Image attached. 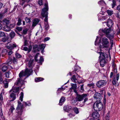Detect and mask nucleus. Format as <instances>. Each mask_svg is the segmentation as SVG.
I'll list each match as a JSON object with an SVG mask.
<instances>
[{"label": "nucleus", "mask_w": 120, "mask_h": 120, "mask_svg": "<svg viewBox=\"0 0 120 120\" xmlns=\"http://www.w3.org/2000/svg\"><path fill=\"white\" fill-rule=\"evenodd\" d=\"M112 32L110 28H105L104 29H100L99 31V35H103V33L105 34L106 37L109 38L110 40V44L111 46L109 49V50L111 49L113 46V41L111 40V39H112L114 37V33H110Z\"/></svg>", "instance_id": "f257e3e1"}, {"label": "nucleus", "mask_w": 120, "mask_h": 120, "mask_svg": "<svg viewBox=\"0 0 120 120\" xmlns=\"http://www.w3.org/2000/svg\"><path fill=\"white\" fill-rule=\"evenodd\" d=\"M32 72L33 71L31 69H28L27 68L26 69L24 72L22 71L19 74V78L18 79L17 82L15 83V84L16 85H17L20 83L21 85H22L23 84L22 78L24 76H27V77L26 78H24L25 79L26 78L30 75Z\"/></svg>", "instance_id": "f03ea898"}, {"label": "nucleus", "mask_w": 120, "mask_h": 120, "mask_svg": "<svg viewBox=\"0 0 120 120\" xmlns=\"http://www.w3.org/2000/svg\"><path fill=\"white\" fill-rule=\"evenodd\" d=\"M45 7L42 9L41 14L43 17H45L44 19L45 23H48V13L47 12L48 10V4L47 2L45 3L44 4Z\"/></svg>", "instance_id": "7ed1b4c3"}, {"label": "nucleus", "mask_w": 120, "mask_h": 120, "mask_svg": "<svg viewBox=\"0 0 120 120\" xmlns=\"http://www.w3.org/2000/svg\"><path fill=\"white\" fill-rule=\"evenodd\" d=\"M102 44L99 46L100 50H101V49L104 48L107 49L109 46V42L108 39L105 37L102 38L101 39Z\"/></svg>", "instance_id": "20e7f679"}, {"label": "nucleus", "mask_w": 120, "mask_h": 120, "mask_svg": "<svg viewBox=\"0 0 120 120\" xmlns=\"http://www.w3.org/2000/svg\"><path fill=\"white\" fill-rule=\"evenodd\" d=\"M93 108L95 111H100L103 108V105L100 101H96L94 104Z\"/></svg>", "instance_id": "39448f33"}, {"label": "nucleus", "mask_w": 120, "mask_h": 120, "mask_svg": "<svg viewBox=\"0 0 120 120\" xmlns=\"http://www.w3.org/2000/svg\"><path fill=\"white\" fill-rule=\"evenodd\" d=\"M99 53L100 54L99 57H102V59L100 61V64L102 67H103L106 63L104 59L106 58L107 57H108V55L104 53H102L101 52H100Z\"/></svg>", "instance_id": "423d86ee"}, {"label": "nucleus", "mask_w": 120, "mask_h": 120, "mask_svg": "<svg viewBox=\"0 0 120 120\" xmlns=\"http://www.w3.org/2000/svg\"><path fill=\"white\" fill-rule=\"evenodd\" d=\"M87 94H84L82 95L77 94L76 100V101H82L83 99H84V102H85L88 100L87 98Z\"/></svg>", "instance_id": "0eeeda50"}, {"label": "nucleus", "mask_w": 120, "mask_h": 120, "mask_svg": "<svg viewBox=\"0 0 120 120\" xmlns=\"http://www.w3.org/2000/svg\"><path fill=\"white\" fill-rule=\"evenodd\" d=\"M45 46V45L44 44H40L39 46L35 45L33 46V50L34 52H36L37 51L39 52L41 49H44Z\"/></svg>", "instance_id": "6e6552de"}, {"label": "nucleus", "mask_w": 120, "mask_h": 120, "mask_svg": "<svg viewBox=\"0 0 120 120\" xmlns=\"http://www.w3.org/2000/svg\"><path fill=\"white\" fill-rule=\"evenodd\" d=\"M18 105L16 108V110L18 111V113L19 114L21 115L23 111V106L21 105V102L19 101L18 102Z\"/></svg>", "instance_id": "1a4fd4ad"}, {"label": "nucleus", "mask_w": 120, "mask_h": 120, "mask_svg": "<svg viewBox=\"0 0 120 120\" xmlns=\"http://www.w3.org/2000/svg\"><path fill=\"white\" fill-rule=\"evenodd\" d=\"M107 82L106 81L101 80L98 81L96 83L97 86L99 88H100L106 85Z\"/></svg>", "instance_id": "9d476101"}, {"label": "nucleus", "mask_w": 120, "mask_h": 120, "mask_svg": "<svg viewBox=\"0 0 120 120\" xmlns=\"http://www.w3.org/2000/svg\"><path fill=\"white\" fill-rule=\"evenodd\" d=\"M94 97L96 100V101H100L101 99V95L98 93H96L94 95Z\"/></svg>", "instance_id": "9b49d317"}, {"label": "nucleus", "mask_w": 120, "mask_h": 120, "mask_svg": "<svg viewBox=\"0 0 120 120\" xmlns=\"http://www.w3.org/2000/svg\"><path fill=\"white\" fill-rule=\"evenodd\" d=\"M39 20L38 19H35L33 20L31 28L33 29L36 25L39 23Z\"/></svg>", "instance_id": "f8f14e48"}, {"label": "nucleus", "mask_w": 120, "mask_h": 120, "mask_svg": "<svg viewBox=\"0 0 120 120\" xmlns=\"http://www.w3.org/2000/svg\"><path fill=\"white\" fill-rule=\"evenodd\" d=\"M32 47L31 45H30L29 46L28 48L26 47H23L22 46L21 48L22 50L26 51H28V53H29L31 51Z\"/></svg>", "instance_id": "ddd939ff"}, {"label": "nucleus", "mask_w": 120, "mask_h": 120, "mask_svg": "<svg viewBox=\"0 0 120 120\" xmlns=\"http://www.w3.org/2000/svg\"><path fill=\"white\" fill-rule=\"evenodd\" d=\"M10 92H11L10 95V96L12 100L11 101H13L16 98L15 94L14 91L10 90Z\"/></svg>", "instance_id": "4468645a"}, {"label": "nucleus", "mask_w": 120, "mask_h": 120, "mask_svg": "<svg viewBox=\"0 0 120 120\" xmlns=\"http://www.w3.org/2000/svg\"><path fill=\"white\" fill-rule=\"evenodd\" d=\"M16 47V45L15 43H11L7 46V48L10 49H12L14 47Z\"/></svg>", "instance_id": "2eb2a0df"}, {"label": "nucleus", "mask_w": 120, "mask_h": 120, "mask_svg": "<svg viewBox=\"0 0 120 120\" xmlns=\"http://www.w3.org/2000/svg\"><path fill=\"white\" fill-rule=\"evenodd\" d=\"M10 80L11 79H5L3 81L4 88H7L8 87V83Z\"/></svg>", "instance_id": "dca6fc26"}, {"label": "nucleus", "mask_w": 120, "mask_h": 120, "mask_svg": "<svg viewBox=\"0 0 120 120\" xmlns=\"http://www.w3.org/2000/svg\"><path fill=\"white\" fill-rule=\"evenodd\" d=\"M34 61L33 60H30L28 63V66L32 69V68L34 66V64L33 63Z\"/></svg>", "instance_id": "f3484780"}, {"label": "nucleus", "mask_w": 120, "mask_h": 120, "mask_svg": "<svg viewBox=\"0 0 120 120\" xmlns=\"http://www.w3.org/2000/svg\"><path fill=\"white\" fill-rule=\"evenodd\" d=\"M107 26L109 27H112L113 24L112 21L111 19H109L107 22Z\"/></svg>", "instance_id": "a211bd4d"}, {"label": "nucleus", "mask_w": 120, "mask_h": 120, "mask_svg": "<svg viewBox=\"0 0 120 120\" xmlns=\"http://www.w3.org/2000/svg\"><path fill=\"white\" fill-rule=\"evenodd\" d=\"M3 23L5 25H8L9 23V21L8 19L4 18L3 20Z\"/></svg>", "instance_id": "6ab92c4d"}, {"label": "nucleus", "mask_w": 120, "mask_h": 120, "mask_svg": "<svg viewBox=\"0 0 120 120\" xmlns=\"http://www.w3.org/2000/svg\"><path fill=\"white\" fill-rule=\"evenodd\" d=\"M71 80L74 82L75 83H77L78 82V83L79 84H80L79 82H78L77 80V79H76L75 75H73L72 78H71Z\"/></svg>", "instance_id": "aec40b11"}, {"label": "nucleus", "mask_w": 120, "mask_h": 120, "mask_svg": "<svg viewBox=\"0 0 120 120\" xmlns=\"http://www.w3.org/2000/svg\"><path fill=\"white\" fill-rule=\"evenodd\" d=\"M3 30L6 32H9L10 31L11 28L7 26H4L3 28Z\"/></svg>", "instance_id": "412c9836"}, {"label": "nucleus", "mask_w": 120, "mask_h": 120, "mask_svg": "<svg viewBox=\"0 0 120 120\" xmlns=\"http://www.w3.org/2000/svg\"><path fill=\"white\" fill-rule=\"evenodd\" d=\"M92 117L94 118H97L99 117V115L98 113L93 112L92 114Z\"/></svg>", "instance_id": "4be33fe9"}, {"label": "nucleus", "mask_w": 120, "mask_h": 120, "mask_svg": "<svg viewBox=\"0 0 120 120\" xmlns=\"http://www.w3.org/2000/svg\"><path fill=\"white\" fill-rule=\"evenodd\" d=\"M71 107H69L68 106H65L64 107V109L65 111L68 112L71 109Z\"/></svg>", "instance_id": "5701e85b"}, {"label": "nucleus", "mask_w": 120, "mask_h": 120, "mask_svg": "<svg viewBox=\"0 0 120 120\" xmlns=\"http://www.w3.org/2000/svg\"><path fill=\"white\" fill-rule=\"evenodd\" d=\"M44 80L43 78L41 77L36 78L35 79V80L36 82H39Z\"/></svg>", "instance_id": "b1692460"}, {"label": "nucleus", "mask_w": 120, "mask_h": 120, "mask_svg": "<svg viewBox=\"0 0 120 120\" xmlns=\"http://www.w3.org/2000/svg\"><path fill=\"white\" fill-rule=\"evenodd\" d=\"M0 116L3 120H4L5 119L2 113V109L1 108H0Z\"/></svg>", "instance_id": "393cba45"}, {"label": "nucleus", "mask_w": 120, "mask_h": 120, "mask_svg": "<svg viewBox=\"0 0 120 120\" xmlns=\"http://www.w3.org/2000/svg\"><path fill=\"white\" fill-rule=\"evenodd\" d=\"M65 99L63 97H62L60 99V105H62L61 104H60L64 102L65 101Z\"/></svg>", "instance_id": "a878e982"}, {"label": "nucleus", "mask_w": 120, "mask_h": 120, "mask_svg": "<svg viewBox=\"0 0 120 120\" xmlns=\"http://www.w3.org/2000/svg\"><path fill=\"white\" fill-rule=\"evenodd\" d=\"M15 32L13 31H12L10 33V36L11 38H13L15 37Z\"/></svg>", "instance_id": "bb28decb"}, {"label": "nucleus", "mask_w": 120, "mask_h": 120, "mask_svg": "<svg viewBox=\"0 0 120 120\" xmlns=\"http://www.w3.org/2000/svg\"><path fill=\"white\" fill-rule=\"evenodd\" d=\"M71 89H76L77 87V84H71Z\"/></svg>", "instance_id": "cd10ccee"}, {"label": "nucleus", "mask_w": 120, "mask_h": 120, "mask_svg": "<svg viewBox=\"0 0 120 120\" xmlns=\"http://www.w3.org/2000/svg\"><path fill=\"white\" fill-rule=\"evenodd\" d=\"M119 74H117L116 75L114 76V78L113 79H115V80H116L117 81H118L119 79Z\"/></svg>", "instance_id": "c85d7f7f"}, {"label": "nucleus", "mask_w": 120, "mask_h": 120, "mask_svg": "<svg viewBox=\"0 0 120 120\" xmlns=\"http://www.w3.org/2000/svg\"><path fill=\"white\" fill-rule=\"evenodd\" d=\"M20 95L19 98L20 100L21 101H22L23 98V92H21L20 94Z\"/></svg>", "instance_id": "c756f323"}, {"label": "nucleus", "mask_w": 120, "mask_h": 120, "mask_svg": "<svg viewBox=\"0 0 120 120\" xmlns=\"http://www.w3.org/2000/svg\"><path fill=\"white\" fill-rule=\"evenodd\" d=\"M25 20L26 22L27 23H30L31 21L30 20V18L26 17L25 18Z\"/></svg>", "instance_id": "7c9ffc66"}, {"label": "nucleus", "mask_w": 120, "mask_h": 120, "mask_svg": "<svg viewBox=\"0 0 120 120\" xmlns=\"http://www.w3.org/2000/svg\"><path fill=\"white\" fill-rule=\"evenodd\" d=\"M106 12L108 15L110 16L111 15L113 14V11H112L108 10Z\"/></svg>", "instance_id": "2f4dec72"}, {"label": "nucleus", "mask_w": 120, "mask_h": 120, "mask_svg": "<svg viewBox=\"0 0 120 120\" xmlns=\"http://www.w3.org/2000/svg\"><path fill=\"white\" fill-rule=\"evenodd\" d=\"M11 74V72L10 71H8L6 72L5 74V76L7 78H8L10 77V75Z\"/></svg>", "instance_id": "473e14b6"}, {"label": "nucleus", "mask_w": 120, "mask_h": 120, "mask_svg": "<svg viewBox=\"0 0 120 120\" xmlns=\"http://www.w3.org/2000/svg\"><path fill=\"white\" fill-rule=\"evenodd\" d=\"M21 19L19 18L18 19V22L17 23V24L18 26H20L22 24Z\"/></svg>", "instance_id": "72a5a7b5"}, {"label": "nucleus", "mask_w": 120, "mask_h": 120, "mask_svg": "<svg viewBox=\"0 0 120 120\" xmlns=\"http://www.w3.org/2000/svg\"><path fill=\"white\" fill-rule=\"evenodd\" d=\"M45 30H48L49 29V26L48 23H45Z\"/></svg>", "instance_id": "f704fd0d"}, {"label": "nucleus", "mask_w": 120, "mask_h": 120, "mask_svg": "<svg viewBox=\"0 0 120 120\" xmlns=\"http://www.w3.org/2000/svg\"><path fill=\"white\" fill-rule=\"evenodd\" d=\"M8 37H5L4 38H2V41L3 42H5L8 40Z\"/></svg>", "instance_id": "c9c22d12"}, {"label": "nucleus", "mask_w": 120, "mask_h": 120, "mask_svg": "<svg viewBox=\"0 0 120 120\" xmlns=\"http://www.w3.org/2000/svg\"><path fill=\"white\" fill-rule=\"evenodd\" d=\"M7 66H4L2 68V70L3 72H5L7 70Z\"/></svg>", "instance_id": "e433bc0d"}, {"label": "nucleus", "mask_w": 120, "mask_h": 120, "mask_svg": "<svg viewBox=\"0 0 120 120\" xmlns=\"http://www.w3.org/2000/svg\"><path fill=\"white\" fill-rule=\"evenodd\" d=\"M22 57V56L21 55L19 54L16 53L15 54V57L16 58H21Z\"/></svg>", "instance_id": "4c0bfd02"}, {"label": "nucleus", "mask_w": 120, "mask_h": 120, "mask_svg": "<svg viewBox=\"0 0 120 120\" xmlns=\"http://www.w3.org/2000/svg\"><path fill=\"white\" fill-rule=\"evenodd\" d=\"M74 112L76 114H77L79 113V111L78 109L76 107H74Z\"/></svg>", "instance_id": "58836bf2"}, {"label": "nucleus", "mask_w": 120, "mask_h": 120, "mask_svg": "<svg viewBox=\"0 0 120 120\" xmlns=\"http://www.w3.org/2000/svg\"><path fill=\"white\" fill-rule=\"evenodd\" d=\"M5 36L4 32L2 31H0V38L3 37H5Z\"/></svg>", "instance_id": "ea45409f"}, {"label": "nucleus", "mask_w": 120, "mask_h": 120, "mask_svg": "<svg viewBox=\"0 0 120 120\" xmlns=\"http://www.w3.org/2000/svg\"><path fill=\"white\" fill-rule=\"evenodd\" d=\"M98 3L99 4H100L101 5H103L104 4H105V2L103 0H101L99 1Z\"/></svg>", "instance_id": "a19ab883"}, {"label": "nucleus", "mask_w": 120, "mask_h": 120, "mask_svg": "<svg viewBox=\"0 0 120 120\" xmlns=\"http://www.w3.org/2000/svg\"><path fill=\"white\" fill-rule=\"evenodd\" d=\"M117 81H116L115 79H113V80L112 82V83L113 85L114 86H116L117 83Z\"/></svg>", "instance_id": "79ce46f5"}, {"label": "nucleus", "mask_w": 120, "mask_h": 120, "mask_svg": "<svg viewBox=\"0 0 120 120\" xmlns=\"http://www.w3.org/2000/svg\"><path fill=\"white\" fill-rule=\"evenodd\" d=\"M17 59H16L15 57H14L12 60V61L13 63L14 64H16L17 63Z\"/></svg>", "instance_id": "37998d69"}, {"label": "nucleus", "mask_w": 120, "mask_h": 120, "mask_svg": "<svg viewBox=\"0 0 120 120\" xmlns=\"http://www.w3.org/2000/svg\"><path fill=\"white\" fill-rule=\"evenodd\" d=\"M65 89V88H63L62 87H61L60 88H59L58 89L57 91L59 93L60 92H61V90L63 91Z\"/></svg>", "instance_id": "c03bdc74"}, {"label": "nucleus", "mask_w": 120, "mask_h": 120, "mask_svg": "<svg viewBox=\"0 0 120 120\" xmlns=\"http://www.w3.org/2000/svg\"><path fill=\"white\" fill-rule=\"evenodd\" d=\"M39 53H38L36 54L35 56V59L36 61H38V60L37 59V58H38V56L39 55Z\"/></svg>", "instance_id": "a18cd8bd"}, {"label": "nucleus", "mask_w": 120, "mask_h": 120, "mask_svg": "<svg viewBox=\"0 0 120 120\" xmlns=\"http://www.w3.org/2000/svg\"><path fill=\"white\" fill-rule=\"evenodd\" d=\"M19 87H16L15 88L14 90L12 91H14L15 93L16 92H18L19 90Z\"/></svg>", "instance_id": "49530a36"}, {"label": "nucleus", "mask_w": 120, "mask_h": 120, "mask_svg": "<svg viewBox=\"0 0 120 120\" xmlns=\"http://www.w3.org/2000/svg\"><path fill=\"white\" fill-rule=\"evenodd\" d=\"M28 31V30L27 29H25L24 30H23L22 32H23V34H26L27 33V32Z\"/></svg>", "instance_id": "de8ad7c7"}, {"label": "nucleus", "mask_w": 120, "mask_h": 120, "mask_svg": "<svg viewBox=\"0 0 120 120\" xmlns=\"http://www.w3.org/2000/svg\"><path fill=\"white\" fill-rule=\"evenodd\" d=\"M94 84L93 83H90L88 84V86L90 87H93L94 86Z\"/></svg>", "instance_id": "09e8293b"}, {"label": "nucleus", "mask_w": 120, "mask_h": 120, "mask_svg": "<svg viewBox=\"0 0 120 120\" xmlns=\"http://www.w3.org/2000/svg\"><path fill=\"white\" fill-rule=\"evenodd\" d=\"M22 27H17L16 29L19 31H22Z\"/></svg>", "instance_id": "8fccbe9b"}, {"label": "nucleus", "mask_w": 120, "mask_h": 120, "mask_svg": "<svg viewBox=\"0 0 120 120\" xmlns=\"http://www.w3.org/2000/svg\"><path fill=\"white\" fill-rule=\"evenodd\" d=\"M15 109L14 107L12 105L10 109V111H11V112H12Z\"/></svg>", "instance_id": "3c124183"}, {"label": "nucleus", "mask_w": 120, "mask_h": 120, "mask_svg": "<svg viewBox=\"0 0 120 120\" xmlns=\"http://www.w3.org/2000/svg\"><path fill=\"white\" fill-rule=\"evenodd\" d=\"M38 3L40 5H41L43 4L42 0H39L38 1Z\"/></svg>", "instance_id": "603ef678"}, {"label": "nucleus", "mask_w": 120, "mask_h": 120, "mask_svg": "<svg viewBox=\"0 0 120 120\" xmlns=\"http://www.w3.org/2000/svg\"><path fill=\"white\" fill-rule=\"evenodd\" d=\"M110 117V115L109 114H107L106 116V120H108Z\"/></svg>", "instance_id": "864d4df0"}, {"label": "nucleus", "mask_w": 120, "mask_h": 120, "mask_svg": "<svg viewBox=\"0 0 120 120\" xmlns=\"http://www.w3.org/2000/svg\"><path fill=\"white\" fill-rule=\"evenodd\" d=\"M4 89H2L1 90V92L0 93V95H4Z\"/></svg>", "instance_id": "5fc2aeb1"}, {"label": "nucleus", "mask_w": 120, "mask_h": 120, "mask_svg": "<svg viewBox=\"0 0 120 120\" xmlns=\"http://www.w3.org/2000/svg\"><path fill=\"white\" fill-rule=\"evenodd\" d=\"M116 16L117 17L120 19V12L119 13L116 14Z\"/></svg>", "instance_id": "6e6d98bb"}, {"label": "nucleus", "mask_w": 120, "mask_h": 120, "mask_svg": "<svg viewBox=\"0 0 120 120\" xmlns=\"http://www.w3.org/2000/svg\"><path fill=\"white\" fill-rule=\"evenodd\" d=\"M3 95H0V101H1L2 102L3 100Z\"/></svg>", "instance_id": "4d7b16f0"}, {"label": "nucleus", "mask_w": 120, "mask_h": 120, "mask_svg": "<svg viewBox=\"0 0 120 120\" xmlns=\"http://www.w3.org/2000/svg\"><path fill=\"white\" fill-rule=\"evenodd\" d=\"M24 103L25 104L26 106H30V105L31 104L30 102H28V103H27L26 102H24Z\"/></svg>", "instance_id": "13d9d810"}, {"label": "nucleus", "mask_w": 120, "mask_h": 120, "mask_svg": "<svg viewBox=\"0 0 120 120\" xmlns=\"http://www.w3.org/2000/svg\"><path fill=\"white\" fill-rule=\"evenodd\" d=\"M50 39V38L49 37H46L44 39V40L45 41H46Z\"/></svg>", "instance_id": "bf43d9fd"}, {"label": "nucleus", "mask_w": 120, "mask_h": 120, "mask_svg": "<svg viewBox=\"0 0 120 120\" xmlns=\"http://www.w3.org/2000/svg\"><path fill=\"white\" fill-rule=\"evenodd\" d=\"M40 60V62H43V57L41 56L40 57V60Z\"/></svg>", "instance_id": "052dcab7"}, {"label": "nucleus", "mask_w": 120, "mask_h": 120, "mask_svg": "<svg viewBox=\"0 0 120 120\" xmlns=\"http://www.w3.org/2000/svg\"><path fill=\"white\" fill-rule=\"evenodd\" d=\"M116 9L117 10L120 11V5L118 6L116 8Z\"/></svg>", "instance_id": "680f3d73"}, {"label": "nucleus", "mask_w": 120, "mask_h": 120, "mask_svg": "<svg viewBox=\"0 0 120 120\" xmlns=\"http://www.w3.org/2000/svg\"><path fill=\"white\" fill-rule=\"evenodd\" d=\"M12 53V51L11 50H10L8 52V55H10Z\"/></svg>", "instance_id": "e2e57ef3"}, {"label": "nucleus", "mask_w": 120, "mask_h": 120, "mask_svg": "<svg viewBox=\"0 0 120 120\" xmlns=\"http://www.w3.org/2000/svg\"><path fill=\"white\" fill-rule=\"evenodd\" d=\"M83 85H81L80 87V89L82 91H83L84 90V89L83 88Z\"/></svg>", "instance_id": "0e129e2a"}, {"label": "nucleus", "mask_w": 120, "mask_h": 120, "mask_svg": "<svg viewBox=\"0 0 120 120\" xmlns=\"http://www.w3.org/2000/svg\"><path fill=\"white\" fill-rule=\"evenodd\" d=\"M3 16V14L0 13V19H2Z\"/></svg>", "instance_id": "69168bd1"}, {"label": "nucleus", "mask_w": 120, "mask_h": 120, "mask_svg": "<svg viewBox=\"0 0 120 120\" xmlns=\"http://www.w3.org/2000/svg\"><path fill=\"white\" fill-rule=\"evenodd\" d=\"M117 34H119L120 33V29H118L117 30Z\"/></svg>", "instance_id": "338daca9"}, {"label": "nucleus", "mask_w": 120, "mask_h": 120, "mask_svg": "<svg viewBox=\"0 0 120 120\" xmlns=\"http://www.w3.org/2000/svg\"><path fill=\"white\" fill-rule=\"evenodd\" d=\"M24 46H26L27 45V42L26 41H25L24 43Z\"/></svg>", "instance_id": "774afa93"}]
</instances>
